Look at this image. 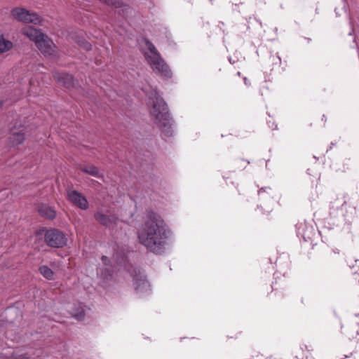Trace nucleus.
Instances as JSON below:
<instances>
[{
    "label": "nucleus",
    "mask_w": 359,
    "mask_h": 359,
    "mask_svg": "<svg viewBox=\"0 0 359 359\" xmlns=\"http://www.w3.org/2000/svg\"><path fill=\"white\" fill-rule=\"evenodd\" d=\"M138 237L140 243L149 251L161 254L168 238V230L164 220L154 210H147L146 220Z\"/></svg>",
    "instance_id": "1"
},
{
    "label": "nucleus",
    "mask_w": 359,
    "mask_h": 359,
    "mask_svg": "<svg viewBox=\"0 0 359 359\" xmlns=\"http://www.w3.org/2000/svg\"><path fill=\"white\" fill-rule=\"evenodd\" d=\"M151 113L158 121L157 124L161 132L165 136L170 137L172 135V118L169 112L167 104L164 100L157 94L154 98Z\"/></svg>",
    "instance_id": "2"
},
{
    "label": "nucleus",
    "mask_w": 359,
    "mask_h": 359,
    "mask_svg": "<svg viewBox=\"0 0 359 359\" xmlns=\"http://www.w3.org/2000/svg\"><path fill=\"white\" fill-rule=\"evenodd\" d=\"M23 34L34 42L36 46L45 56H53L55 55V44L41 30L29 26L24 29Z\"/></svg>",
    "instance_id": "3"
},
{
    "label": "nucleus",
    "mask_w": 359,
    "mask_h": 359,
    "mask_svg": "<svg viewBox=\"0 0 359 359\" xmlns=\"http://www.w3.org/2000/svg\"><path fill=\"white\" fill-rule=\"evenodd\" d=\"M44 231V242L48 246L60 248L67 245V238L61 230L53 228Z\"/></svg>",
    "instance_id": "4"
},
{
    "label": "nucleus",
    "mask_w": 359,
    "mask_h": 359,
    "mask_svg": "<svg viewBox=\"0 0 359 359\" xmlns=\"http://www.w3.org/2000/svg\"><path fill=\"white\" fill-rule=\"evenodd\" d=\"M13 18L19 22L25 23H36L40 21V17L35 13H29L24 8L15 7L11 11Z\"/></svg>",
    "instance_id": "5"
},
{
    "label": "nucleus",
    "mask_w": 359,
    "mask_h": 359,
    "mask_svg": "<svg viewBox=\"0 0 359 359\" xmlns=\"http://www.w3.org/2000/svg\"><path fill=\"white\" fill-rule=\"evenodd\" d=\"M153 59V60L148 62L153 70L161 76L170 78L172 76V72L161 55L155 56Z\"/></svg>",
    "instance_id": "6"
},
{
    "label": "nucleus",
    "mask_w": 359,
    "mask_h": 359,
    "mask_svg": "<svg viewBox=\"0 0 359 359\" xmlns=\"http://www.w3.org/2000/svg\"><path fill=\"white\" fill-rule=\"evenodd\" d=\"M67 198L74 206L81 210H87L89 207L86 198L81 193L76 190H68Z\"/></svg>",
    "instance_id": "7"
},
{
    "label": "nucleus",
    "mask_w": 359,
    "mask_h": 359,
    "mask_svg": "<svg viewBox=\"0 0 359 359\" xmlns=\"http://www.w3.org/2000/svg\"><path fill=\"white\" fill-rule=\"evenodd\" d=\"M52 76L55 81L64 88L70 89L74 86L75 79L73 75L67 72H60L57 70L52 72Z\"/></svg>",
    "instance_id": "8"
},
{
    "label": "nucleus",
    "mask_w": 359,
    "mask_h": 359,
    "mask_svg": "<svg viewBox=\"0 0 359 359\" xmlns=\"http://www.w3.org/2000/svg\"><path fill=\"white\" fill-rule=\"evenodd\" d=\"M26 128L21 126L20 130H16L15 127L11 129L9 141L13 146L22 144L25 140Z\"/></svg>",
    "instance_id": "9"
},
{
    "label": "nucleus",
    "mask_w": 359,
    "mask_h": 359,
    "mask_svg": "<svg viewBox=\"0 0 359 359\" xmlns=\"http://www.w3.org/2000/svg\"><path fill=\"white\" fill-rule=\"evenodd\" d=\"M37 211L39 214L46 219L53 220L57 216V213L55 209L48 204H39L37 208Z\"/></svg>",
    "instance_id": "10"
},
{
    "label": "nucleus",
    "mask_w": 359,
    "mask_h": 359,
    "mask_svg": "<svg viewBox=\"0 0 359 359\" xmlns=\"http://www.w3.org/2000/svg\"><path fill=\"white\" fill-rule=\"evenodd\" d=\"M95 219L101 225L109 226L110 224L114 223V218L109 215H107L101 212H96L94 215Z\"/></svg>",
    "instance_id": "11"
},
{
    "label": "nucleus",
    "mask_w": 359,
    "mask_h": 359,
    "mask_svg": "<svg viewBox=\"0 0 359 359\" xmlns=\"http://www.w3.org/2000/svg\"><path fill=\"white\" fill-rule=\"evenodd\" d=\"M274 191L270 187L262 188L258 191L259 198L260 201H270L273 198Z\"/></svg>",
    "instance_id": "12"
},
{
    "label": "nucleus",
    "mask_w": 359,
    "mask_h": 359,
    "mask_svg": "<svg viewBox=\"0 0 359 359\" xmlns=\"http://www.w3.org/2000/svg\"><path fill=\"white\" fill-rule=\"evenodd\" d=\"M144 43L146 45V46L147 47V48L149 49V50L151 52V53L152 54V55H148L147 53H146L144 55L147 62H150L151 60H153V57H154L155 56H157V55H160L159 53L158 52V50H156L155 46L153 44V43L148 39H144Z\"/></svg>",
    "instance_id": "13"
},
{
    "label": "nucleus",
    "mask_w": 359,
    "mask_h": 359,
    "mask_svg": "<svg viewBox=\"0 0 359 359\" xmlns=\"http://www.w3.org/2000/svg\"><path fill=\"white\" fill-rule=\"evenodd\" d=\"M134 287L137 292H142L149 286V283L145 278H138L136 276L134 278Z\"/></svg>",
    "instance_id": "14"
},
{
    "label": "nucleus",
    "mask_w": 359,
    "mask_h": 359,
    "mask_svg": "<svg viewBox=\"0 0 359 359\" xmlns=\"http://www.w3.org/2000/svg\"><path fill=\"white\" fill-rule=\"evenodd\" d=\"M39 271L40 273L48 280H53L54 278L53 271L46 265L39 266Z\"/></svg>",
    "instance_id": "15"
},
{
    "label": "nucleus",
    "mask_w": 359,
    "mask_h": 359,
    "mask_svg": "<svg viewBox=\"0 0 359 359\" xmlns=\"http://www.w3.org/2000/svg\"><path fill=\"white\" fill-rule=\"evenodd\" d=\"M13 48V43L6 40L3 35H0V53L8 51Z\"/></svg>",
    "instance_id": "16"
},
{
    "label": "nucleus",
    "mask_w": 359,
    "mask_h": 359,
    "mask_svg": "<svg viewBox=\"0 0 359 359\" xmlns=\"http://www.w3.org/2000/svg\"><path fill=\"white\" fill-rule=\"evenodd\" d=\"M81 170L84 173L88 174L94 177H98L99 175V168L93 165L81 167Z\"/></svg>",
    "instance_id": "17"
},
{
    "label": "nucleus",
    "mask_w": 359,
    "mask_h": 359,
    "mask_svg": "<svg viewBox=\"0 0 359 359\" xmlns=\"http://www.w3.org/2000/svg\"><path fill=\"white\" fill-rule=\"evenodd\" d=\"M107 6H113L116 8H122L124 4L121 0H99Z\"/></svg>",
    "instance_id": "18"
},
{
    "label": "nucleus",
    "mask_w": 359,
    "mask_h": 359,
    "mask_svg": "<svg viewBox=\"0 0 359 359\" xmlns=\"http://www.w3.org/2000/svg\"><path fill=\"white\" fill-rule=\"evenodd\" d=\"M85 316V310L81 307L78 308L77 311L73 314L74 318L78 320H83Z\"/></svg>",
    "instance_id": "19"
},
{
    "label": "nucleus",
    "mask_w": 359,
    "mask_h": 359,
    "mask_svg": "<svg viewBox=\"0 0 359 359\" xmlns=\"http://www.w3.org/2000/svg\"><path fill=\"white\" fill-rule=\"evenodd\" d=\"M348 264L350 268L354 269L355 267H358V269L354 271V273H359V259L353 260L350 259L348 260Z\"/></svg>",
    "instance_id": "20"
},
{
    "label": "nucleus",
    "mask_w": 359,
    "mask_h": 359,
    "mask_svg": "<svg viewBox=\"0 0 359 359\" xmlns=\"http://www.w3.org/2000/svg\"><path fill=\"white\" fill-rule=\"evenodd\" d=\"M79 45L81 46L84 50L89 51L92 50V45L90 43H89L88 41L83 39L81 41H79Z\"/></svg>",
    "instance_id": "21"
},
{
    "label": "nucleus",
    "mask_w": 359,
    "mask_h": 359,
    "mask_svg": "<svg viewBox=\"0 0 359 359\" xmlns=\"http://www.w3.org/2000/svg\"><path fill=\"white\" fill-rule=\"evenodd\" d=\"M271 58L272 59V61L275 63V64H280V56L276 54V55H271Z\"/></svg>",
    "instance_id": "22"
},
{
    "label": "nucleus",
    "mask_w": 359,
    "mask_h": 359,
    "mask_svg": "<svg viewBox=\"0 0 359 359\" xmlns=\"http://www.w3.org/2000/svg\"><path fill=\"white\" fill-rule=\"evenodd\" d=\"M104 264H107V262H109V258L107 256L103 255L101 258Z\"/></svg>",
    "instance_id": "23"
},
{
    "label": "nucleus",
    "mask_w": 359,
    "mask_h": 359,
    "mask_svg": "<svg viewBox=\"0 0 359 359\" xmlns=\"http://www.w3.org/2000/svg\"><path fill=\"white\" fill-rule=\"evenodd\" d=\"M3 105H4V101L0 100V109L3 107Z\"/></svg>",
    "instance_id": "24"
},
{
    "label": "nucleus",
    "mask_w": 359,
    "mask_h": 359,
    "mask_svg": "<svg viewBox=\"0 0 359 359\" xmlns=\"http://www.w3.org/2000/svg\"><path fill=\"white\" fill-rule=\"evenodd\" d=\"M41 233L40 231H36V235H39V234H41Z\"/></svg>",
    "instance_id": "25"
},
{
    "label": "nucleus",
    "mask_w": 359,
    "mask_h": 359,
    "mask_svg": "<svg viewBox=\"0 0 359 359\" xmlns=\"http://www.w3.org/2000/svg\"><path fill=\"white\" fill-rule=\"evenodd\" d=\"M105 271H107V273H109V269H105Z\"/></svg>",
    "instance_id": "26"
}]
</instances>
